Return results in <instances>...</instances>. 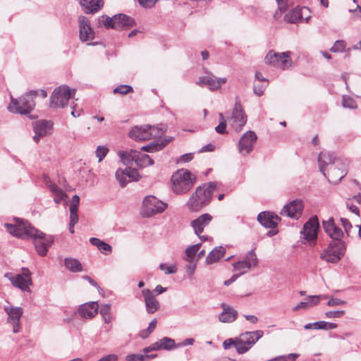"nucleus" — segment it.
Segmentation results:
<instances>
[{
    "label": "nucleus",
    "mask_w": 361,
    "mask_h": 361,
    "mask_svg": "<svg viewBox=\"0 0 361 361\" xmlns=\"http://www.w3.org/2000/svg\"><path fill=\"white\" fill-rule=\"evenodd\" d=\"M263 336L264 331L262 330L246 331L241 334L238 337L225 340L223 343V347L224 349H228L231 346H234L238 354H244Z\"/></svg>",
    "instance_id": "nucleus-1"
},
{
    "label": "nucleus",
    "mask_w": 361,
    "mask_h": 361,
    "mask_svg": "<svg viewBox=\"0 0 361 361\" xmlns=\"http://www.w3.org/2000/svg\"><path fill=\"white\" fill-rule=\"evenodd\" d=\"M216 188V182H209L198 186L187 202L188 208L192 212L202 209L211 202L212 193Z\"/></svg>",
    "instance_id": "nucleus-2"
},
{
    "label": "nucleus",
    "mask_w": 361,
    "mask_h": 361,
    "mask_svg": "<svg viewBox=\"0 0 361 361\" xmlns=\"http://www.w3.org/2000/svg\"><path fill=\"white\" fill-rule=\"evenodd\" d=\"M196 176L187 169L176 171L171 178L172 190L177 195L188 192L194 185Z\"/></svg>",
    "instance_id": "nucleus-3"
},
{
    "label": "nucleus",
    "mask_w": 361,
    "mask_h": 361,
    "mask_svg": "<svg viewBox=\"0 0 361 361\" xmlns=\"http://www.w3.org/2000/svg\"><path fill=\"white\" fill-rule=\"evenodd\" d=\"M166 126L161 123L157 126H135L130 131L129 136L137 141L159 138L166 131Z\"/></svg>",
    "instance_id": "nucleus-4"
},
{
    "label": "nucleus",
    "mask_w": 361,
    "mask_h": 361,
    "mask_svg": "<svg viewBox=\"0 0 361 361\" xmlns=\"http://www.w3.org/2000/svg\"><path fill=\"white\" fill-rule=\"evenodd\" d=\"M15 224H5L4 226L7 231L16 237L22 238L32 237H43L44 233L32 227L27 221L20 219H15Z\"/></svg>",
    "instance_id": "nucleus-5"
},
{
    "label": "nucleus",
    "mask_w": 361,
    "mask_h": 361,
    "mask_svg": "<svg viewBox=\"0 0 361 361\" xmlns=\"http://www.w3.org/2000/svg\"><path fill=\"white\" fill-rule=\"evenodd\" d=\"M37 94L38 91L30 90L18 99H15L11 95V103L7 107L8 111L16 110L17 113H30L35 109V98Z\"/></svg>",
    "instance_id": "nucleus-6"
},
{
    "label": "nucleus",
    "mask_w": 361,
    "mask_h": 361,
    "mask_svg": "<svg viewBox=\"0 0 361 361\" xmlns=\"http://www.w3.org/2000/svg\"><path fill=\"white\" fill-rule=\"evenodd\" d=\"M346 245L343 240H331L320 254V258L329 263H337L345 255Z\"/></svg>",
    "instance_id": "nucleus-7"
},
{
    "label": "nucleus",
    "mask_w": 361,
    "mask_h": 361,
    "mask_svg": "<svg viewBox=\"0 0 361 361\" xmlns=\"http://www.w3.org/2000/svg\"><path fill=\"white\" fill-rule=\"evenodd\" d=\"M75 92V89L71 90L67 85H61L55 88L50 97V106L52 109L64 108Z\"/></svg>",
    "instance_id": "nucleus-8"
},
{
    "label": "nucleus",
    "mask_w": 361,
    "mask_h": 361,
    "mask_svg": "<svg viewBox=\"0 0 361 361\" xmlns=\"http://www.w3.org/2000/svg\"><path fill=\"white\" fill-rule=\"evenodd\" d=\"M267 64L271 65L279 68L286 70L292 66L291 52L290 51L276 53L273 50L269 51L264 58Z\"/></svg>",
    "instance_id": "nucleus-9"
},
{
    "label": "nucleus",
    "mask_w": 361,
    "mask_h": 361,
    "mask_svg": "<svg viewBox=\"0 0 361 361\" xmlns=\"http://www.w3.org/2000/svg\"><path fill=\"white\" fill-rule=\"evenodd\" d=\"M167 204L153 195L146 196L142 202L141 214L144 217H149L155 214L163 212Z\"/></svg>",
    "instance_id": "nucleus-10"
},
{
    "label": "nucleus",
    "mask_w": 361,
    "mask_h": 361,
    "mask_svg": "<svg viewBox=\"0 0 361 361\" xmlns=\"http://www.w3.org/2000/svg\"><path fill=\"white\" fill-rule=\"evenodd\" d=\"M348 161L347 159H338L334 165H331L326 169V177L329 182L337 184L347 174Z\"/></svg>",
    "instance_id": "nucleus-11"
},
{
    "label": "nucleus",
    "mask_w": 361,
    "mask_h": 361,
    "mask_svg": "<svg viewBox=\"0 0 361 361\" xmlns=\"http://www.w3.org/2000/svg\"><path fill=\"white\" fill-rule=\"evenodd\" d=\"M118 155L122 162L127 165L130 159H134L136 164L140 167L152 166L154 162L153 159L146 154H140L136 151L131 150L128 154L124 152H119Z\"/></svg>",
    "instance_id": "nucleus-12"
},
{
    "label": "nucleus",
    "mask_w": 361,
    "mask_h": 361,
    "mask_svg": "<svg viewBox=\"0 0 361 361\" xmlns=\"http://www.w3.org/2000/svg\"><path fill=\"white\" fill-rule=\"evenodd\" d=\"M12 285L23 291L30 292V286L32 284L31 273L27 268H23L22 273L9 277Z\"/></svg>",
    "instance_id": "nucleus-13"
},
{
    "label": "nucleus",
    "mask_w": 361,
    "mask_h": 361,
    "mask_svg": "<svg viewBox=\"0 0 361 361\" xmlns=\"http://www.w3.org/2000/svg\"><path fill=\"white\" fill-rule=\"evenodd\" d=\"M257 139V135L253 131L249 130L245 133L238 142L239 152L243 156L250 154L253 149Z\"/></svg>",
    "instance_id": "nucleus-14"
},
{
    "label": "nucleus",
    "mask_w": 361,
    "mask_h": 361,
    "mask_svg": "<svg viewBox=\"0 0 361 361\" xmlns=\"http://www.w3.org/2000/svg\"><path fill=\"white\" fill-rule=\"evenodd\" d=\"M303 203L300 200H294L286 204L281 209L280 214L293 219H298L302 214Z\"/></svg>",
    "instance_id": "nucleus-15"
},
{
    "label": "nucleus",
    "mask_w": 361,
    "mask_h": 361,
    "mask_svg": "<svg viewBox=\"0 0 361 361\" xmlns=\"http://www.w3.org/2000/svg\"><path fill=\"white\" fill-rule=\"evenodd\" d=\"M115 176L121 187H125L129 182L137 181L140 178L137 171L130 167H126L124 169H118Z\"/></svg>",
    "instance_id": "nucleus-16"
},
{
    "label": "nucleus",
    "mask_w": 361,
    "mask_h": 361,
    "mask_svg": "<svg viewBox=\"0 0 361 361\" xmlns=\"http://www.w3.org/2000/svg\"><path fill=\"white\" fill-rule=\"evenodd\" d=\"M4 311L7 313L8 317V323L12 324L13 332L16 334L20 331V319L23 314V310L20 307L6 306Z\"/></svg>",
    "instance_id": "nucleus-17"
},
{
    "label": "nucleus",
    "mask_w": 361,
    "mask_h": 361,
    "mask_svg": "<svg viewBox=\"0 0 361 361\" xmlns=\"http://www.w3.org/2000/svg\"><path fill=\"white\" fill-rule=\"evenodd\" d=\"M318 228L319 221L317 217H311L303 226L302 231L300 232L301 238L308 242L316 240Z\"/></svg>",
    "instance_id": "nucleus-18"
},
{
    "label": "nucleus",
    "mask_w": 361,
    "mask_h": 361,
    "mask_svg": "<svg viewBox=\"0 0 361 361\" xmlns=\"http://www.w3.org/2000/svg\"><path fill=\"white\" fill-rule=\"evenodd\" d=\"M53 122L51 121L39 120L33 123V130L35 135L33 140L35 142H39L40 137H44L51 133Z\"/></svg>",
    "instance_id": "nucleus-19"
},
{
    "label": "nucleus",
    "mask_w": 361,
    "mask_h": 361,
    "mask_svg": "<svg viewBox=\"0 0 361 361\" xmlns=\"http://www.w3.org/2000/svg\"><path fill=\"white\" fill-rule=\"evenodd\" d=\"M79 37L82 42H88L94 39V32L93 31L90 22L85 16L78 18Z\"/></svg>",
    "instance_id": "nucleus-20"
},
{
    "label": "nucleus",
    "mask_w": 361,
    "mask_h": 361,
    "mask_svg": "<svg viewBox=\"0 0 361 361\" xmlns=\"http://www.w3.org/2000/svg\"><path fill=\"white\" fill-rule=\"evenodd\" d=\"M338 159H345L342 157H337L334 153L322 152L318 156V163L320 171L324 176H326V169H329L331 165H334Z\"/></svg>",
    "instance_id": "nucleus-21"
},
{
    "label": "nucleus",
    "mask_w": 361,
    "mask_h": 361,
    "mask_svg": "<svg viewBox=\"0 0 361 361\" xmlns=\"http://www.w3.org/2000/svg\"><path fill=\"white\" fill-rule=\"evenodd\" d=\"M142 295L144 298L146 311L148 314H154L159 310L160 303L152 290L143 289Z\"/></svg>",
    "instance_id": "nucleus-22"
},
{
    "label": "nucleus",
    "mask_w": 361,
    "mask_h": 361,
    "mask_svg": "<svg viewBox=\"0 0 361 361\" xmlns=\"http://www.w3.org/2000/svg\"><path fill=\"white\" fill-rule=\"evenodd\" d=\"M323 227L326 234L332 239V240H343L344 233L343 231L338 228L334 222L332 217L326 221H323Z\"/></svg>",
    "instance_id": "nucleus-23"
},
{
    "label": "nucleus",
    "mask_w": 361,
    "mask_h": 361,
    "mask_svg": "<svg viewBox=\"0 0 361 361\" xmlns=\"http://www.w3.org/2000/svg\"><path fill=\"white\" fill-rule=\"evenodd\" d=\"M226 81L227 79L226 78L215 79L211 75H204L200 77L196 83L201 87L207 86L211 91H215L219 90Z\"/></svg>",
    "instance_id": "nucleus-24"
},
{
    "label": "nucleus",
    "mask_w": 361,
    "mask_h": 361,
    "mask_svg": "<svg viewBox=\"0 0 361 361\" xmlns=\"http://www.w3.org/2000/svg\"><path fill=\"white\" fill-rule=\"evenodd\" d=\"M257 220L262 226L268 228H274L277 226L280 217L269 212H260L257 216Z\"/></svg>",
    "instance_id": "nucleus-25"
},
{
    "label": "nucleus",
    "mask_w": 361,
    "mask_h": 361,
    "mask_svg": "<svg viewBox=\"0 0 361 361\" xmlns=\"http://www.w3.org/2000/svg\"><path fill=\"white\" fill-rule=\"evenodd\" d=\"M35 242V247L37 252V253L40 256H45L47 253L49 248L51 246L54 238L52 236L46 237L44 233V236L40 237H33Z\"/></svg>",
    "instance_id": "nucleus-26"
},
{
    "label": "nucleus",
    "mask_w": 361,
    "mask_h": 361,
    "mask_svg": "<svg viewBox=\"0 0 361 361\" xmlns=\"http://www.w3.org/2000/svg\"><path fill=\"white\" fill-rule=\"evenodd\" d=\"M327 298L328 296L326 295H308L307 298L304 299L303 301L299 302L297 305H295L293 308V310L298 311L300 309L307 310L312 308L317 305L322 300L326 299Z\"/></svg>",
    "instance_id": "nucleus-27"
},
{
    "label": "nucleus",
    "mask_w": 361,
    "mask_h": 361,
    "mask_svg": "<svg viewBox=\"0 0 361 361\" xmlns=\"http://www.w3.org/2000/svg\"><path fill=\"white\" fill-rule=\"evenodd\" d=\"M212 216L209 214H204L191 221L190 225L197 235L201 234L204 228L212 221Z\"/></svg>",
    "instance_id": "nucleus-28"
},
{
    "label": "nucleus",
    "mask_w": 361,
    "mask_h": 361,
    "mask_svg": "<svg viewBox=\"0 0 361 361\" xmlns=\"http://www.w3.org/2000/svg\"><path fill=\"white\" fill-rule=\"evenodd\" d=\"M221 306L223 311L219 315V320L222 323L233 322L238 317V311L226 303H221Z\"/></svg>",
    "instance_id": "nucleus-29"
},
{
    "label": "nucleus",
    "mask_w": 361,
    "mask_h": 361,
    "mask_svg": "<svg viewBox=\"0 0 361 361\" xmlns=\"http://www.w3.org/2000/svg\"><path fill=\"white\" fill-rule=\"evenodd\" d=\"M99 305L97 302L85 303L78 310L79 315L85 319H92L98 312Z\"/></svg>",
    "instance_id": "nucleus-30"
},
{
    "label": "nucleus",
    "mask_w": 361,
    "mask_h": 361,
    "mask_svg": "<svg viewBox=\"0 0 361 361\" xmlns=\"http://www.w3.org/2000/svg\"><path fill=\"white\" fill-rule=\"evenodd\" d=\"M80 4L86 13H93L100 9L103 5V0H80Z\"/></svg>",
    "instance_id": "nucleus-31"
},
{
    "label": "nucleus",
    "mask_w": 361,
    "mask_h": 361,
    "mask_svg": "<svg viewBox=\"0 0 361 361\" xmlns=\"http://www.w3.org/2000/svg\"><path fill=\"white\" fill-rule=\"evenodd\" d=\"M306 11H309L307 7H295L285 15L284 20L289 23H297L302 18V13Z\"/></svg>",
    "instance_id": "nucleus-32"
},
{
    "label": "nucleus",
    "mask_w": 361,
    "mask_h": 361,
    "mask_svg": "<svg viewBox=\"0 0 361 361\" xmlns=\"http://www.w3.org/2000/svg\"><path fill=\"white\" fill-rule=\"evenodd\" d=\"M134 24V20L125 14L120 13L114 16V29L120 30L124 27H129Z\"/></svg>",
    "instance_id": "nucleus-33"
},
{
    "label": "nucleus",
    "mask_w": 361,
    "mask_h": 361,
    "mask_svg": "<svg viewBox=\"0 0 361 361\" xmlns=\"http://www.w3.org/2000/svg\"><path fill=\"white\" fill-rule=\"evenodd\" d=\"M171 140L172 137L164 140H157L147 145L142 146L141 150L151 153L158 152L165 147Z\"/></svg>",
    "instance_id": "nucleus-34"
},
{
    "label": "nucleus",
    "mask_w": 361,
    "mask_h": 361,
    "mask_svg": "<svg viewBox=\"0 0 361 361\" xmlns=\"http://www.w3.org/2000/svg\"><path fill=\"white\" fill-rule=\"evenodd\" d=\"M226 252V248L219 246L215 247L206 257L205 262L207 264L210 265L217 262L219 259L224 257Z\"/></svg>",
    "instance_id": "nucleus-35"
},
{
    "label": "nucleus",
    "mask_w": 361,
    "mask_h": 361,
    "mask_svg": "<svg viewBox=\"0 0 361 361\" xmlns=\"http://www.w3.org/2000/svg\"><path fill=\"white\" fill-rule=\"evenodd\" d=\"M246 123V114H232L231 118L228 119L229 125L235 131H240Z\"/></svg>",
    "instance_id": "nucleus-36"
},
{
    "label": "nucleus",
    "mask_w": 361,
    "mask_h": 361,
    "mask_svg": "<svg viewBox=\"0 0 361 361\" xmlns=\"http://www.w3.org/2000/svg\"><path fill=\"white\" fill-rule=\"evenodd\" d=\"M64 266L68 270L73 273H77L82 271V266L81 263L75 258H65Z\"/></svg>",
    "instance_id": "nucleus-37"
},
{
    "label": "nucleus",
    "mask_w": 361,
    "mask_h": 361,
    "mask_svg": "<svg viewBox=\"0 0 361 361\" xmlns=\"http://www.w3.org/2000/svg\"><path fill=\"white\" fill-rule=\"evenodd\" d=\"M201 243L188 247L185 250V256L183 259L186 262H197V252L201 246Z\"/></svg>",
    "instance_id": "nucleus-38"
},
{
    "label": "nucleus",
    "mask_w": 361,
    "mask_h": 361,
    "mask_svg": "<svg viewBox=\"0 0 361 361\" xmlns=\"http://www.w3.org/2000/svg\"><path fill=\"white\" fill-rule=\"evenodd\" d=\"M250 267V262L247 260L239 261L233 264L234 269L240 271L239 276L249 271Z\"/></svg>",
    "instance_id": "nucleus-39"
},
{
    "label": "nucleus",
    "mask_w": 361,
    "mask_h": 361,
    "mask_svg": "<svg viewBox=\"0 0 361 361\" xmlns=\"http://www.w3.org/2000/svg\"><path fill=\"white\" fill-rule=\"evenodd\" d=\"M161 350H171L177 347L175 341L169 337H164L159 340Z\"/></svg>",
    "instance_id": "nucleus-40"
},
{
    "label": "nucleus",
    "mask_w": 361,
    "mask_h": 361,
    "mask_svg": "<svg viewBox=\"0 0 361 361\" xmlns=\"http://www.w3.org/2000/svg\"><path fill=\"white\" fill-rule=\"evenodd\" d=\"M347 43L345 41L340 39L336 40L330 48V51L333 53L343 52L345 49Z\"/></svg>",
    "instance_id": "nucleus-41"
},
{
    "label": "nucleus",
    "mask_w": 361,
    "mask_h": 361,
    "mask_svg": "<svg viewBox=\"0 0 361 361\" xmlns=\"http://www.w3.org/2000/svg\"><path fill=\"white\" fill-rule=\"evenodd\" d=\"M215 130L217 133L221 135L227 134L226 131V121L223 116V114H220L219 123L215 128Z\"/></svg>",
    "instance_id": "nucleus-42"
},
{
    "label": "nucleus",
    "mask_w": 361,
    "mask_h": 361,
    "mask_svg": "<svg viewBox=\"0 0 361 361\" xmlns=\"http://www.w3.org/2000/svg\"><path fill=\"white\" fill-rule=\"evenodd\" d=\"M109 152V148L104 145H99L97 147L95 154L99 162H101Z\"/></svg>",
    "instance_id": "nucleus-43"
},
{
    "label": "nucleus",
    "mask_w": 361,
    "mask_h": 361,
    "mask_svg": "<svg viewBox=\"0 0 361 361\" xmlns=\"http://www.w3.org/2000/svg\"><path fill=\"white\" fill-rule=\"evenodd\" d=\"M99 21L102 22L106 28L114 29V16L112 18H110L106 16H102L99 18Z\"/></svg>",
    "instance_id": "nucleus-44"
},
{
    "label": "nucleus",
    "mask_w": 361,
    "mask_h": 361,
    "mask_svg": "<svg viewBox=\"0 0 361 361\" xmlns=\"http://www.w3.org/2000/svg\"><path fill=\"white\" fill-rule=\"evenodd\" d=\"M245 259L248 262H250V267L254 266L256 267L258 264V259L257 257L256 253L254 252V250L249 251L245 257Z\"/></svg>",
    "instance_id": "nucleus-45"
},
{
    "label": "nucleus",
    "mask_w": 361,
    "mask_h": 361,
    "mask_svg": "<svg viewBox=\"0 0 361 361\" xmlns=\"http://www.w3.org/2000/svg\"><path fill=\"white\" fill-rule=\"evenodd\" d=\"M267 84L268 83L259 84L256 82H254V85H253L254 93L258 97L263 95V94L267 88Z\"/></svg>",
    "instance_id": "nucleus-46"
},
{
    "label": "nucleus",
    "mask_w": 361,
    "mask_h": 361,
    "mask_svg": "<svg viewBox=\"0 0 361 361\" xmlns=\"http://www.w3.org/2000/svg\"><path fill=\"white\" fill-rule=\"evenodd\" d=\"M325 321H319L314 323H308L304 326V329L306 330L314 329H324L325 326Z\"/></svg>",
    "instance_id": "nucleus-47"
},
{
    "label": "nucleus",
    "mask_w": 361,
    "mask_h": 361,
    "mask_svg": "<svg viewBox=\"0 0 361 361\" xmlns=\"http://www.w3.org/2000/svg\"><path fill=\"white\" fill-rule=\"evenodd\" d=\"M343 106L350 109H355L357 107L356 102L350 97H343Z\"/></svg>",
    "instance_id": "nucleus-48"
},
{
    "label": "nucleus",
    "mask_w": 361,
    "mask_h": 361,
    "mask_svg": "<svg viewBox=\"0 0 361 361\" xmlns=\"http://www.w3.org/2000/svg\"><path fill=\"white\" fill-rule=\"evenodd\" d=\"M133 91V87L131 86L127 85H121L116 87L114 90V93H116V94L118 93L121 94H128Z\"/></svg>",
    "instance_id": "nucleus-49"
},
{
    "label": "nucleus",
    "mask_w": 361,
    "mask_h": 361,
    "mask_svg": "<svg viewBox=\"0 0 361 361\" xmlns=\"http://www.w3.org/2000/svg\"><path fill=\"white\" fill-rule=\"evenodd\" d=\"M159 269L164 271L166 274H174L177 271V268L175 265L167 266L164 263L160 264Z\"/></svg>",
    "instance_id": "nucleus-50"
},
{
    "label": "nucleus",
    "mask_w": 361,
    "mask_h": 361,
    "mask_svg": "<svg viewBox=\"0 0 361 361\" xmlns=\"http://www.w3.org/2000/svg\"><path fill=\"white\" fill-rule=\"evenodd\" d=\"M340 221L346 233V235L348 236H349L350 233V229L353 228L351 223L349 221L348 219H347L345 218H341Z\"/></svg>",
    "instance_id": "nucleus-51"
},
{
    "label": "nucleus",
    "mask_w": 361,
    "mask_h": 361,
    "mask_svg": "<svg viewBox=\"0 0 361 361\" xmlns=\"http://www.w3.org/2000/svg\"><path fill=\"white\" fill-rule=\"evenodd\" d=\"M344 314V310L327 311L325 312V316L327 318H340Z\"/></svg>",
    "instance_id": "nucleus-52"
},
{
    "label": "nucleus",
    "mask_w": 361,
    "mask_h": 361,
    "mask_svg": "<svg viewBox=\"0 0 361 361\" xmlns=\"http://www.w3.org/2000/svg\"><path fill=\"white\" fill-rule=\"evenodd\" d=\"M188 264L185 266L186 273L189 276L193 275L197 268V262H188Z\"/></svg>",
    "instance_id": "nucleus-53"
},
{
    "label": "nucleus",
    "mask_w": 361,
    "mask_h": 361,
    "mask_svg": "<svg viewBox=\"0 0 361 361\" xmlns=\"http://www.w3.org/2000/svg\"><path fill=\"white\" fill-rule=\"evenodd\" d=\"M346 302L339 298H331L327 302V305L330 307L341 306L345 305Z\"/></svg>",
    "instance_id": "nucleus-54"
},
{
    "label": "nucleus",
    "mask_w": 361,
    "mask_h": 361,
    "mask_svg": "<svg viewBox=\"0 0 361 361\" xmlns=\"http://www.w3.org/2000/svg\"><path fill=\"white\" fill-rule=\"evenodd\" d=\"M99 250L106 255H109L112 252V247L106 243V242L103 241V243L100 245V247L99 248Z\"/></svg>",
    "instance_id": "nucleus-55"
},
{
    "label": "nucleus",
    "mask_w": 361,
    "mask_h": 361,
    "mask_svg": "<svg viewBox=\"0 0 361 361\" xmlns=\"http://www.w3.org/2000/svg\"><path fill=\"white\" fill-rule=\"evenodd\" d=\"M127 361H144L145 356L140 354H129L126 357Z\"/></svg>",
    "instance_id": "nucleus-56"
},
{
    "label": "nucleus",
    "mask_w": 361,
    "mask_h": 361,
    "mask_svg": "<svg viewBox=\"0 0 361 361\" xmlns=\"http://www.w3.org/2000/svg\"><path fill=\"white\" fill-rule=\"evenodd\" d=\"M159 0H138L139 4L144 8L153 7Z\"/></svg>",
    "instance_id": "nucleus-57"
},
{
    "label": "nucleus",
    "mask_w": 361,
    "mask_h": 361,
    "mask_svg": "<svg viewBox=\"0 0 361 361\" xmlns=\"http://www.w3.org/2000/svg\"><path fill=\"white\" fill-rule=\"evenodd\" d=\"M281 13H284L288 8V0H276Z\"/></svg>",
    "instance_id": "nucleus-58"
},
{
    "label": "nucleus",
    "mask_w": 361,
    "mask_h": 361,
    "mask_svg": "<svg viewBox=\"0 0 361 361\" xmlns=\"http://www.w3.org/2000/svg\"><path fill=\"white\" fill-rule=\"evenodd\" d=\"M54 195V200L57 204L60 203L65 197H67L66 194L63 190H58V192Z\"/></svg>",
    "instance_id": "nucleus-59"
},
{
    "label": "nucleus",
    "mask_w": 361,
    "mask_h": 361,
    "mask_svg": "<svg viewBox=\"0 0 361 361\" xmlns=\"http://www.w3.org/2000/svg\"><path fill=\"white\" fill-rule=\"evenodd\" d=\"M99 313L102 316L111 314V305L109 304L102 305Z\"/></svg>",
    "instance_id": "nucleus-60"
},
{
    "label": "nucleus",
    "mask_w": 361,
    "mask_h": 361,
    "mask_svg": "<svg viewBox=\"0 0 361 361\" xmlns=\"http://www.w3.org/2000/svg\"><path fill=\"white\" fill-rule=\"evenodd\" d=\"M192 159H193L192 154L188 153V154H183L182 156H180L179 157V159H178V162L187 163V162L190 161Z\"/></svg>",
    "instance_id": "nucleus-61"
},
{
    "label": "nucleus",
    "mask_w": 361,
    "mask_h": 361,
    "mask_svg": "<svg viewBox=\"0 0 361 361\" xmlns=\"http://www.w3.org/2000/svg\"><path fill=\"white\" fill-rule=\"evenodd\" d=\"M85 280L87 281L92 286L95 287L97 288L98 291L101 293L102 292H103V290L99 287V286L98 285V283L94 281L92 279H91L90 276H84L82 277Z\"/></svg>",
    "instance_id": "nucleus-62"
},
{
    "label": "nucleus",
    "mask_w": 361,
    "mask_h": 361,
    "mask_svg": "<svg viewBox=\"0 0 361 361\" xmlns=\"http://www.w3.org/2000/svg\"><path fill=\"white\" fill-rule=\"evenodd\" d=\"M118 357L116 354L107 355L97 361H118Z\"/></svg>",
    "instance_id": "nucleus-63"
},
{
    "label": "nucleus",
    "mask_w": 361,
    "mask_h": 361,
    "mask_svg": "<svg viewBox=\"0 0 361 361\" xmlns=\"http://www.w3.org/2000/svg\"><path fill=\"white\" fill-rule=\"evenodd\" d=\"M255 82H263L264 83H268V80L266 79L259 71H256L255 75Z\"/></svg>",
    "instance_id": "nucleus-64"
}]
</instances>
